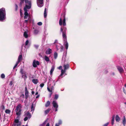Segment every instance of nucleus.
<instances>
[{
	"label": "nucleus",
	"instance_id": "24",
	"mask_svg": "<svg viewBox=\"0 0 126 126\" xmlns=\"http://www.w3.org/2000/svg\"><path fill=\"white\" fill-rule=\"evenodd\" d=\"M47 9L46 8H45L44 11V16L45 18H46L47 16Z\"/></svg>",
	"mask_w": 126,
	"mask_h": 126
},
{
	"label": "nucleus",
	"instance_id": "9",
	"mask_svg": "<svg viewBox=\"0 0 126 126\" xmlns=\"http://www.w3.org/2000/svg\"><path fill=\"white\" fill-rule=\"evenodd\" d=\"M21 125V122L19 121L18 119H16L14 126H20Z\"/></svg>",
	"mask_w": 126,
	"mask_h": 126
},
{
	"label": "nucleus",
	"instance_id": "26",
	"mask_svg": "<svg viewBox=\"0 0 126 126\" xmlns=\"http://www.w3.org/2000/svg\"><path fill=\"white\" fill-rule=\"evenodd\" d=\"M63 123L62 121L61 120H59L58 121V123H56L57 124H58L59 125H60L62 124Z\"/></svg>",
	"mask_w": 126,
	"mask_h": 126
},
{
	"label": "nucleus",
	"instance_id": "64",
	"mask_svg": "<svg viewBox=\"0 0 126 126\" xmlns=\"http://www.w3.org/2000/svg\"><path fill=\"white\" fill-rule=\"evenodd\" d=\"M52 93H51L50 95V96H51V95L52 94Z\"/></svg>",
	"mask_w": 126,
	"mask_h": 126
},
{
	"label": "nucleus",
	"instance_id": "43",
	"mask_svg": "<svg viewBox=\"0 0 126 126\" xmlns=\"http://www.w3.org/2000/svg\"><path fill=\"white\" fill-rule=\"evenodd\" d=\"M15 6H16V8H15V10L16 11L17 9V8H18V6L16 4L15 5Z\"/></svg>",
	"mask_w": 126,
	"mask_h": 126
},
{
	"label": "nucleus",
	"instance_id": "29",
	"mask_svg": "<svg viewBox=\"0 0 126 126\" xmlns=\"http://www.w3.org/2000/svg\"><path fill=\"white\" fill-rule=\"evenodd\" d=\"M45 60L46 61L48 62L49 61V59L48 57H47L46 56H45Z\"/></svg>",
	"mask_w": 126,
	"mask_h": 126
},
{
	"label": "nucleus",
	"instance_id": "45",
	"mask_svg": "<svg viewBox=\"0 0 126 126\" xmlns=\"http://www.w3.org/2000/svg\"><path fill=\"white\" fill-rule=\"evenodd\" d=\"M61 51H62V50H63V46H62L61 47Z\"/></svg>",
	"mask_w": 126,
	"mask_h": 126
},
{
	"label": "nucleus",
	"instance_id": "44",
	"mask_svg": "<svg viewBox=\"0 0 126 126\" xmlns=\"http://www.w3.org/2000/svg\"><path fill=\"white\" fill-rule=\"evenodd\" d=\"M47 89L49 92H52V90H51L48 87H47Z\"/></svg>",
	"mask_w": 126,
	"mask_h": 126
},
{
	"label": "nucleus",
	"instance_id": "31",
	"mask_svg": "<svg viewBox=\"0 0 126 126\" xmlns=\"http://www.w3.org/2000/svg\"><path fill=\"white\" fill-rule=\"evenodd\" d=\"M126 120L125 117H124V118L123 120V125L125 126L126 125Z\"/></svg>",
	"mask_w": 126,
	"mask_h": 126
},
{
	"label": "nucleus",
	"instance_id": "51",
	"mask_svg": "<svg viewBox=\"0 0 126 126\" xmlns=\"http://www.w3.org/2000/svg\"><path fill=\"white\" fill-rule=\"evenodd\" d=\"M46 126H49V123L47 124Z\"/></svg>",
	"mask_w": 126,
	"mask_h": 126
},
{
	"label": "nucleus",
	"instance_id": "18",
	"mask_svg": "<svg viewBox=\"0 0 126 126\" xmlns=\"http://www.w3.org/2000/svg\"><path fill=\"white\" fill-rule=\"evenodd\" d=\"M64 44L65 46V47L66 48V49H67L68 47V42H67V41H65V43Z\"/></svg>",
	"mask_w": 126,
	"mask_h": 126
},
{
	"label": "nucleus",
	"instance_id": "54",
	"mask_svg": "<svg viewBox=\"0 0 126 126\" xmlns=\"http://www.w3.org/2000/svg\"><path fill=\"white\" fill-rule=\"evenodd\" d=\"M59 126V125H58V124H57V123H56L55 125V126Z\"/></svg>",
	"mask_w": 126,
	"mask_h": 126
},
{
	"label": "nucleus",
	"instance_id": "10",
	"mask_svg": "<svg viewBox=\"0 0 126 126\" xmlns=\"http://www.w3.org/2000/svg\"><path fill=\"white\" fill-rule=\"evenodd\" d=\"M61 31L63 33V39H65V41H66V36L65 33H64L63 31V29L62 27L60 29Z\"/></svg>",
	"mask_w": 126,
	"mask_h": 126
},
{
	"label": "nucleus",
	"instance_id": "57",
	"mask_svg": "<svg viewBox=\"0 0 126 126\" xmlns=\"http://www.w3.org/2000/svg\"><path fill=\"white\" fill-rule=\"evenodd\" d=\"M38 94V92H37L36 93L35 95H37Z\"/></svg>",
	"mask_w": 126,
	"mask_h": 126
},
{
	"label": "nucleus",
	"instance_id": "62",
	"mask_svg": "<svg viewBox=\"0 0 126 126\" xmlns=\"http://www.w3.org/2000/svg\"><path fill=\"white\" fill-rule=\"evenodd\" d=\"M124 104H125L126 105V102H125Z\"/></svg>",
	"mask_w": 126,
	"mask_h": 126
},
{
	"label": "nucleus",
	"instance_id": "3",
	"mask_svg": "<svg viewBox=\"0 0 126 126\" xmlns=\"http://www.w3.org/2000/svg\"><path fill=\"white\" fill-rule=\"evenodd\" d=\"M22 105L21 104H19L16 106L15 111L16 112V114L17 116H19L21 113V109Z\"/></svg>",
	"mask_w": 126,
	"mask_h": 126
},
{
	"label": "nucleus",
	"instance_id": "47",
	"mask_svg": "<svg viewBox=\"0 0 126 126\" xmlns=\"http://www.w3.org/2000/svg\"><path fill=\"white\" fill-rule=\"evenodd\" d=\"M12 84H13V82L12 81H11L10 82V86H12Z\"/></svg>",
	"mask_w": 126,
	"mask_h": 126
},
{
	"label": "nucleus",
	"instance_id": "17",
	"mask_svg": "<svg viewBox=\"0 0 126 126\" xmlns=\"http://www.w3.org/2000/svg\"><path fill=\"white\" fill-rule=\"evenodd\" d=\"M115 117V115H113L112 117L111 123L112 125H113L114 124V120Z\"/></svg>",
	"mask_w": 126,
	"mask_h": 126
},
{
	"label": "nucleus",
	"instance_id": "49",
	"mask_svg": "<svg viewBox=\"0 0 126 126\" xmlns=\"http://www.w3.org/2000/svg\"><path fill=\"white\" fill-rule=\"evenodd\" d=\"M62 67L61 66H60L58 68V69H62Z\"/></svg>",
	"mask_w": 126,
	"mask_h": 126
},
{
	"label": "nucleus",
	"instance_id": "63",
	"mask_svg": "<svg viewBox=\"0 0 126 126\" xmlns=\"http://www.w3.org/2000/svg\"><path fill=\"white\" fill-rule=\"evenodd\" d=\"M46 123V122L45 121L44 123V124L45 123Z\"/></svg>",
	"mask_w": 126,
	"mask_h": 126
},
{
	"label": "nucleus",
	"instance_id": "5",
	"mask_svg": "<svg viewBox=\"0 0 126 126\" xmlns=\"http://www.w3.org/2000/svg\"><path fill=\"white\" fill-rule=\"evenodd\" d=\"M64 70L63 69H61V74L60 75V76H62L64 74V73L68 69L69 67V65L68 64H64L63 66Z\"/></svg>",
	"mask_w": 126,
	"mask_h": 126
},
{
	"label": "nucleus",
	"instance_id": "46",
	"mask_svg": "<svg viewBox=\"0 0 126 126\" xmlns=\"http://www.w3.org/2000/svg\"><path fill=\"white\" fill-rule=\"evenodd\" d=\"M34 47H35L36 48H37L38 47V45H35L34 46Z\"/></svg>",
	"mask_w": 126,
	"mask_h": 126
},
{
	"label": "nucleus",
	"instance_id": "15",
	"mask_svg": "<svg viewBox=\"0 0 126 126\" xmlns=\"http://www.w3.org/2000/svg\"><path fill=\"white\" fill-rule=\"evenodd\" d=\"M52 52V50L50 48L48 49L46 52V53L47 54H49Z\"/></svg>",
	"mask_w": 126,
	"mask_h": 126
},
{
	"label": "nucleus",
	"instance_id": "4",
	"mask_svg": "<svg viewBox=\"0 0 126 126\" xmlns=\"http://www.w3.org/2000/svg\"><path fill=\"white\" fill-rule=\"evenodd\" d=\"M24 116L25 117L24 119V121H27L28 119H30L31 117V113L28 111H25L24 112Z\"/></svg>",
	"mask_w": 126,
	"mask_h": 126
},
{
	"label": "nucleus",
	"instance_id": "32",
	"mask_svg": "<svg viewBox=\"0 0 126 126\" xmlns=\"http://www.w3.org/2000/svg\"><path fill=\"white\" fill-rule=\"evenodd\" d=\"M20 72L21 74H25L24 73L26 72L25 71H23V70L22 69H20Z\"/></svg>",
	"mask_w": 126,
	"mask_h": 126
},
{
	"label": "nucleus",
	"instance_id": "21",
	"mask_svg": "<svg viewBox=\"0 0 126 126\" xmlns=\"http://www.w3.org/2000/svg\"><path fill=\"white\" fill-rule=\"evenodd\" d=\"M54 67L53 66H52V67L51 68L50 70V74L51 75L52 74V72L54 70Z\"/></svg>",
	"mask_w": 126,
	"mask_h": 126
},
{
	"label": "nucleus",
	"instance_id": "55",
	"mask_svg": "<svg viewBox=\"0 0 126 126\" xmlns=\"http://www.w3.org/2000/svg\"><path fill=\"white\" fill-rule=\"evenodd\" d=\"M39 95H38L36 97V98H37L39 97Z\"/></svg>",
	"mask_w": 126,
	"mask_h": 126
},
{
	"label": "nucleus",
	"instance_id": "19",
	"mask_svg": "<svg viewBox=\"0 0 126 126\" xmlns=\"http://www.w3.org/2000/svg\"><path fill=\"white\" fill-rule=\"evenodd\" d=\"M22 59V55H20L18 57L17 62H19Z\"/></svg>",
	"mask_w": 126,
	"mask_h": 126
},
{
	"label": "nucleus",
	"instance_id": "25",
	"mask_svg": "<svg viewBox=\"0 0 126 126\" xmlns=\"http://www.w3.org/2000/svg\"><path fill=\"white\" fill-rule=\"evenodd\" d=\"M24 36L26 38H27L28 37V35L26 32H25L24 34Z\"/></svg>",
	"mask_w": 126,
	"mask_h": 126
},
{
	"label": "nucleus",
	"instance_id": "53",
	"mask_svg": "<svg viewBox=\"0 0 126 126\" xmlns=\"http://www.w3.org/2000/svg\"><path fill=\"white\" fill-rule=\"evenodd\" d=\"M58 42V41L57 40H55V42H54V43H56Z\"/></svg>",
	"mask_w": 126,
	"mask_h": 126
},
{
	"label": "nucleus",
	"instance_id": "52",
	"mask_svg": "<svg viewBox=\"0 0 126 126\" xmlns=\"http://www.w3.org/2000/svg\"><path fill=\"white\" fill-rule=\"evenodd\" d=\"M2 109H5V107H4V105H2Z\"/></svg>",
	"mask_w": 126,
	"mask_h": 126
},
{
	"label": "nucleus",
	"instance_id": "35",
	"mask_svg": "<svg viewBox=\"0 0 126 126\" xmlns=\"http://www.w3.org/2000/svg\"><path fill=\"white\" fill-rule=\"evenodd\" d=\"M19 62L17 61L16 62V64L13 67V69H15L17 65L19 63Z\"/></svg>",
	"mask_w": 126,
	"mask_h": 126
},
{
	"label": "nucleus",
	"instance_id": "22",
	"mask_svg": "<svg viewBox=\"0 0 126 126\" xmlns=\"http://www.w3.org/2000/svg\"><path fill=\"white\" fill-rule=\"evenodd\" d=\"M124 86L125 87L123 88V91L124 93L126 94V84L124 85Z\"/></svg>",
	"mask_w": 126,
	"mask_h": 126
},
{
	"label": "nucleus",
	"instance_id": "20",
	"mask_svg": "<svg viewBox=\"0 0 126 126\" xmlns=\"http://www.w3.org/2000/svg\"><path fill=\"white\" fill-rule=\"evenodd\" d=\"M35 107L34 106L33 104H32L31 107V111H32V113H33Z\"/></svg>",
	"mask_w": 126,
	"mask_h": 126
},
{
	"label": "nucleus",
	"instance_id": "30",
	"mask_svg": "<svg viewBox=\"0 0 126 126\" xmlns=\"http://www.w3.org/2000/svg\"><path fill=\"white\" fill-rule=\"evenodd\" d=\"M58 57V54L57 52H55L54 53V58L56 59Z\"/></svg>",
	"mask_w": 126,
	"mask_h": 126
},
{
	"label": "nucleus",
	"instance_id": "42",
	"mask_svg": "<svg viewBox=\"0 0 126 126\" xmlns=\"http://www.w3.org/2000/svg\"><path fill=\"white\" fill-rule=\"evenodd\" d=\"M44 85V84L43 83H42L40 84V86L42 88L43 87V86Z\"/></svg>",
	"mask_w": 126,
	"mask_h": 126
},
{
	"label": "nucleus",
	"instance_id": "12",
	"mask_svg": "<svg viewBox=\"0 0 126 126\" xmlns=\"http://www.w3.org/2000/svg\"><path fill=\"white\" fill-rule=\"evenodd\" d=\"M117 69L119 71L120 73H122L124 72V70L120 66H118L117 67Z\"/></svg>",
	"mask_w": 126,
	"mask_h": 126
},
{
	"label": "nucleus",
	"instance_id": "48",
	"mask_svg": "<svg viewBox=\"0 0 126 126\" xmlns=\"http://www.w3.org/2000/svg\"><path fill=\"white\" fill-rule=\"evenodd\" d=\"M58 107H57L56 108H55V111H58Z\"/></svg>",
	"mask_w": 126,
	"mask_h": 126
},
{
	"label": "nucleus",
	"instance_id": "58",
	"mask_svg": "<svg viewBox=\"0 0 126 126\" xmlns=\"http://www.w3.org/2000/svg\"><path fill=\"white\" fill-rule=\"evenodd\" d=\"M20 15H21H21H22V13L21 12V10L20 11Z\"/></svg>",
	"mask_w": 126,
	"mask_h": 126
},
{
	"label": "nucleus",
	"instance_id": "1",
	"mask_svg": "<svg viewBox=\"0 0 126 126\" xmlns=\"http://www.w3.org/2000/svg\"><path fill=\"white\" fill-rule=\"evenodd\" d=\"M25 2L26 3L28 4L29 5H26L24 8V10L25 12L24 18L25 19H28L30 23L32 20V18L30 15L28 13L27 9H29L31 8V2L28 0H25Z\"/></svg>",
	"mask_w": 126,
	"mask_h": 126
},
{
	"label": "nucleus",
	"instance_id": "38",
	"mask_svg": "<svg viewBox=\"0 0 126 126\" xmlns=\"http://www.w3.org/2000/svg\"><path fill=\"white\" fill-rule=\"evenodd\" d=\"M29 43V41L28 40H27L25 42V46L27 45Z\"/></svg>",
	"mask_w": 126,
	"mask_h": 126
},
{
	"label": "nucleus",
	"instance_id": "36",
	"mask_svg": "<svg viewBox=\"0 0 126 126\" xmlns=\"http://www.w3.org/2000/svg\"><path fill=\"white\" fill-rule=\"evenodd\" d=\"M1 78L2 79H4L5 77V75L3 74H2L1 75Z\"/></svg>",
	"mask_w": 126,
	"mask_h": 126
},
{
	"label": "nucleus",
	"instance_id": "27",
	"mask_svg": "<svg viewBox=\"0 0 126 126\" xmlns=\"http://www.w3.org/2000/svg\"><path fill=\"white\" fill-rule=\"evenodd\" d=\"M50 109H47L46 110L45 112V114H47L48 113L50 110Z\"/></svg>",
	"mask_w": 126,
	"mask_h": 126
},
{
	"label": "nucleus",
	"instance_id": "59",
	"mask_svg": "<svg viewBox=\"0 0 126 126\" xmlns=\"http://www.w3.org/2000/svg\"><path fill=\"white\" fill-rule=\"evenodd\" d=\"M56 48L57 49V50H58V47H57V46H56Z\"/></svg>",
	"mask_w": 126,
	"mask_h": 126
},
{
	"label": "nucleus",
	"instance_id": "7",
	"mask_svg": "<svg viewBox=\"0 0 126 126\" xmlns=\"http://www.w3.org/2000/svg\"><path fill=\"white\" fill-rule=\"evenodd\" d=\"M62 22L63 25L64 26L66 25L65 23V17L62 20V18H61L59 21V24L60 25H62Z\"/></svg>",
	"mask_w": 126,
	"mask_h": 126
},
{
	"label": "nucleus",
	"instance_id": "60",
	"mask_svg": "<svg viewBox=\"0 0 126 126\" xmlns=\"http://www.w3.org/2000/svg\"><path fill=\"white\" fill-rule=\"evenodd\" d=\"M53 81L54 83V85H55V82L54 81V80H53Z\"/></svg>",
	"mask_w": 126,
	"mask_h": 126
},
{
	"label": "nucleus",
	"instance_id": "33",
	"mask_svg": "<svg viewBox=\"0 0 126 126\" xmlns=\"http://www.w3.org/2000/svg\"><path fill=\"white\" fill-rule=\"evenodd\" d=\"M11 112L10 110H6L5 111L6 113L8 114H9Z\"/></svg>",
	"mask_w": 126,
	"mask_h": 126
},
{
	"label": "nucleus",
	"instance_id": "39",
	"mask_svg": "<svg viewBox=\"0 0 126 126\" xmlns=\"http://www.w3.org/2000/svg\"><path fill=\"white\" fill-rule=\"evenodd\" d=\"M109 124V122H107L105 124H104L103 126H108V125Z\"/></svg>",
	"mask_w": 126,
	"mask_h": 126
},
{
	"label": "nucleus",
	"instance_id": "34",
	"mask_svg": "<svg viewBox=\"0 0 126 126\" xmlns=\"http://www.w3.org/2000/svg\"><path fill=\"white\" fill-rule=\"evenodd\" d=\"M38 32V31L37 30H34V34H37Z\"/></svg>",
	"mask_w": 126,
	"mask_h": 126
},
{
	"label": "nucleus",
	"instance_id": "16",
	"mask_svg": "<svg viewBox=\"0 0 126 126\" xmlns=\"http://www.w3.org/2000/svg\"><path fill=\"white\" fill-rule=\"evenodd\" d=\"M120 120V118L118 115H117L115 117V120L116 122H119Z\"/></svg>",
	"mask_w": 126,
	"mask_h": 126
},
{
	"label": "nucleus",
	"instance_id": "41",
	"mask_svg": "<svg viewBox=\"0 0 126 126\" xmlns=\"http://www.w3.org/2000/svg\"><path fill=\"white\" fill-rule=\"evenodd\" d=\"M20 0L21 1V2H20V4H22V3H23L25 0Z\"/></svg>",
	"mask_w": 126,
	"mask_h": 126
},
{
	"label": "nucleus",
	"instance_id": "13",
	"mask_svg": "<svg viewBox=\"0 0 126 126\" xmlns=\"http://www.w3.org/2000/svg\"><path fill=\"white\" fill-rule=\"evenodd\" d=\"M25 74H22V77L25 80H26L27 78V73L26 72L24 73Z\"/></svg>",
	"mask_w": 126,
	"mask_h": 126
},
{
	"label": "nucleus",
	"instance_id": "40",
	"mask_svg": "<svg viewBox=\"0 0 126 126\" xmlns=\"http://www.w3.org/2000/svg\"><path fill=\"white\" fill-rule=\"evenodd\" d=\"M38 25L41 26L42 25V23L41 22H39L37 23Z\"/></svg>",
	"mask_w": 126,
	"mask_h": 126
},
{
	"label": "nucleus",
	"instance_id": "50",
	"mask_svg": "<svg viewBox=\"0 0 126 126\" xmlns=\"http://www.w3.org/2000/svg\"><path fill=\"white\" fill-rule=\"evenodd\" d=\"M28 21H29L28 19V20H25V22L27 23Z\"/></svg>",
	"mask_w": 126,
	"mask_h": 126
},
{
	"label": "nucleus",
	"instance_id": "6",
	"mask_svg": "<svg viewBox=\"0 0 126 126\" xmlns=\"http://www.w3.org/2000/svg\"><path fill=\"white\" fill-rule=\"evenodd\" d=\"M37 3L38 6L41 7L43 6V0H37Z\"/></svg>",
	"mask_w": 126,
	"mask_h": 126
},
{
	"label": "nucleus",
	"instance_id": "28",
	"mask_svg": "<svg viewBox=\"0 0 126 126\" xmlns=\"http://www.w3.org/2000/svg\"><path fill=\"white\" fill-rule=\"evenodd\" d=\"M50 102L49 101H47L45 105V107H47L50 104Z\"/></svg>",
	"mask_w": 126,
	"mask_h": 126
},
{
	"label": "nucleus",
	"instance_id": "8",
	"mask_svg": "<svg viewBox=\"0 0 126 126\" xmlns=\"http://www.w3.org/2000/svg\"><path fill=\"white\" fill-rule=\"evenodd\" d=\"M39 65V62L37 61L34 60L33 63V66L34 67H36L37 65Z\"/></svg>",
	"mask_w": 126,
	"mask_h": 126
},
{
	"label": "nucleus",
	"instance_id": "61",
	"mask_svg": "<svg viewBox=\"0 0 126 126\" xmlns=\"http://www.w3.org/2000/svg\"><path fill=\"white\" fill-rule=\"evenodd\" d=\"M112 75H114V73H112Z\"/></svg>",
	"mask_w": 126,
	"mask_h": 126
},
{
	"label": "nucleus",
	"instance_id": "56",
	"mask_svg": "<svg viewBox=\"0 0 126 126\" xmlns=\"http://www.w3.org/2000/svg\"><path fill=\"white\" fill-rule=\"evenodd\" d=\"M34 91H32V94H34Z\"/></svg>",
	"mask_w": 126,
	"mask_h": 126
},
{
	"label": "nucleus",
	"instance_id": "14",
	"mask_svg": "<svg viewBox=\"0 0 126 126\" xmlns=\"http://www.w3.org/2000/svg\"><path fill=\"white\" fill-rule=\"evenodd\" d=\"M25 95L26 97V98H27L28 96V92L27 90V87H25Z\"/></svg>",
	"mask_w": 126,
	"mask_h": 126
},
{
	"label": "nucleus",
	"instance_id": "37",
	"mask_svg": "<svg viewBox=\"0 0 126 126\" xmlns=\"http://www.w3.org/2000/svg\"><path fill=\"white\" fill-rule=\"evenodd\" d=\"M58 96L57 94H55V96L54 99H58Z\"/></svg>",
	"mask_w": 126,
	"mask_h": 126
},
{
	"label": "nucleus",
	"instance_id": "23",
	"mask_svg": "<svg viewBox=\"0 0 126 126\" xmlns=\"http://www.w3.org/2000/svg\"><path fill=\"white\" fill-rule=\"evenodd\" d=\"M32 82L35 84H36L38 82V80L37 79H33L32 81Z\"/></svg>",
	"mask_w": 126,
	"mask_h": 126
},
{
	"label": "nucleus",
	"instance_id": "2",
	"mask_svg": "<svg viewBox=\"0 0 126 126\" xmlns=\"http://www.w3.org/2000/svg\"><path fill=\"white\" fill-rule=\"evenodd\" d=\"M6 18L5 10L4 8H1L0 9V21H3Z\"/></svg>",
	"mask_w": 126,
	"mask_h": 126
},
{
	"label": "nucleus",
	"instance_id": "11",
	"mask_svg": "<svg viewBox=\"0 0 126 126\" xmlns=\"http://www.w3.org/2000/svg\"><path fill=\"white\" fill-rule=\"evenodd\" d=\"M53 106L54 108H55L58 107V105L57 102L55 101H54L52 102Z\"/></svg>",
	"mask_w": 126,
	"mask_h": 126
}]
</instances>
